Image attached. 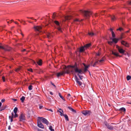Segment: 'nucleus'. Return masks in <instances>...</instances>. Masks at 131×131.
I'll return each mask as SVG.
<instances>
[{"instance_id": "f257e3e1", "label": "nucleus", "mask_w": 131, "mask_h": 131, "mask_svg": "<svg viewBox=\"0 0 131 131\" xmlns=\"http://www.w3.org/2000/svg\"><path fill=\"white\" fill-rule=\"evenodd\" d=\"M78 65L76 62H75L73 66H71V67L74 68V71L75 72L78 73L80 74L84 73L87 70V69L84 68L83 71H82L80 69L78 68Z\"/></svg>"}, {"instance_id": "ddd939ff", "label": "nucleus", "mask_w": 131, "mask_h": 131, "mask_svg": "<svg viewBox=\"0 0 131 131\" xmlns=\"http://www.w3.org/2000/svg\"><path fill=\"white\" fill-rule=\"evenodd\" d=\"M64 74H65V72L64 71L60 72L57 73V76L59 77L61 75H63Z\"/></svg>"}, {"instance_id": "0e129e2a", "label": "nucleus", "mask_w": 131, "mask_h": 131, "mask_svg": "<svg viewBox=\"0 0 131 131\" xmlns=\"http://www.w3.org/2000/svg\"><path fill=\"white\" fill-rule=\"evenodd\" d=\"M61 98V99H62L63 100H64V101H65V99H64V97H62V98Z\"/></svg>"}, {"instance_id": "b1692460", "label": "nucleus", "mask_w": 131, "mask_h": 131, "mask_svg": "<svg viewBox=\"0 0 131 131\" xmlns=\"http://www.w3.org/2000/svg\"><path fill=\"white\" fill-rule=\"evenodd\" d=\"M119 111L125 112L126 111V109L125 108L123 107L119 109Z\"/></svg>"}, {"instance_id": "1a4fd4ad", "label": "nucleus", "mask_w": 131, "mask_h": 131, "mask_svg": "<svg viewBox=\"0 0 131 131\" xmlns=\"http://www.w3.org/2000/svg\"><path fill=\"white\" fill-rule=\"evenodd\" d=\"M116 48L118 50L119 52L121 53H123L125 51L122 48H120L119 46H116Z\"/></svg>"}, {"instance_id": "2f4dec72", "label": "nucleus", "mask_w": 131, "mask_h": 131, "mask_svg": "<svg viewBox=\"0 0 131 131\" xmlns=\"http://www.w3.org/2000/svg\"><path fill=\"white\" fill-rule=\"evenodd\" d=\"M131 79V77L130 76H129V75H128L127 76V79L128 81L130 80Z\"/></svg>"}, {"instance_id": "4468645a", "label": "nucleus", "mask_w": 131, "mask_h": 131, "mask_svg": "<svg viewBox=\"0 0 131 131\" xmlns=\"http://www.w3.org/2000/svg\"><path fill=\"white\" fill-rule=\"evenodd\" d=\"M47 38L49 39H50L53 37V35L52 34H51L49 33H48L47 35Z\"/></svg>"}, {"instance_id": "7ed1b4c3", "label": "nucleus", "mask_w": 131, "mask_h": 131, "mask_svg": "<svg viewBox=\"0 0 131 131\" xmlns=\"http://www.w3.org/2000/svg\"><path fill=\"white\" fill-rule=\"evenodd\" d=\"M71 66H68L67 68H66V67L65 68H64V69H66V70H65V71H64L65 72V73H70L71 72H73V71L72 70H71V69H70V68H72L71 67Z\"/></svg>"}, {"instance_id": "4c0bfd02", "label": "nucleus", "mask_w": 131, "mask_h": 131, "mask_svg": "<svg viewBox=\"0 0 131 131\" xmlns=\"http://www.w3.org/2000/svg\"><path fill=\"white\" fill-rule=\"evenodd\" d=\"M110 45H112L113 43V41H108L107 42Z\"/></svg>"}, {"instance_id": "cd10ccee", "label": "nucleus", "mask_w": 131, "mask_h": 131, "mask_svg": "<svg viewBox=\"0 0 131 131\" xmlns=\"http://www.w3.org/2000/svg\"><path fill=\"white\" fill-rule=\"evenodd\" d=\"M89 35L91 36H93L95 35V34L93 32H89L88 33Z\"/></svg>"}, {"instance_id": "423d86ee", "label": "nucleus", "mask_w": 131, "mask_h": 131, "mask_svg": "<svg viewBox=\"0 0 131 131\" xmlns=\"http://www.w3.org/2000/svg\"><path fill=\"white\" fill-rule=\"evenodd\" d=\"M34 28L36 31H38L40 32L42 27L40 26H34Z\"/></svg>"}, {"instance_id": "c9c22d12", "label": "nucleus", "mask_w": 131, "mask_h": 131, "mask_svg": "<svg viewBox=\"0 0 131 131\" xmlns=\"http://www.w3.org/2000/svg\"><path fill=\"white\" fill-rule=\"evenodd\" d=\"M32 86L30 85L28 87V89L29 90H31L32 89Z\"/></svg>"}, {"instance_id": "4be33fe9", "label": "nucleus", "mask_w": 131, "mask_h": 131, "mask_svg": "<svg viewBox=\"0 0 131 131\" xmlns=\"http://www.w3.org/2000/svg\"><path fill=\"white\" fill-rule=\"evenodd\" d=\"M111 17L112 21H114L116 19V18L114 15L111 16Z\"/></svg>"}, {"instance_id": "052dcab7", "label": "nucleus", "mask_w": 131, "mask_h": 131, "mask_svg": "<svg viewBox=\"0 0 131 131\" xmlns=\"http://www.w3.org/2000/svg\"><path fill=\"white\" fill-rule=\"evenodd\" d=\"M75 21H79V20L78 19H75Z\"/></svg>"}, {"instance_id": "58836bf2", "label": "nucleus", "mask_w": 131, "mask_h": 131, "mask_svg": "<svg viewBox=\"0 0 131 131\" xmlns=\"http://www.w3.org/2000/svg\"><path fill=\"white\" fill-rule=\"evenodd\" d=\"M123 30V29L121 27L119 28L118 29H117V30H119L120 31H121Z\"/></svg>"}, {"instance_id": "3c124183", "label": "nucleus", "mask_w": 131, "mask_h": 131, "mask_svg": "<svg viewBox=\"0 0 131 131\" xmlns=\"http://www.w3.org/2000/svg\"><path fill=\"white\" fill-rule=\"evenodd\" d=\"M5 101V99H2L1 100V102L3 103Z\"/></svg>"}, {"instance_id": "ea45409f", "label": "nucleus", "mask_w": 131, "mask_h": 131, "mask_svg": "<svg viewBox=\"0 0 131 131\" xmlns=\"http://www.w3.org/2000/svg\"><path fill=\"white\" fill-rule=\"evenodd\" d=\"M58 112L60 113V115L61 116H63V115L64 114H63L62 113V111H59V110H58Z\"/></svg>"}, {"instance_id": "de8ad7c7", "label": "nucleus", "mask_w": 131, "mask_h": 131, "mask_svg": "<svg viewBox=\"0 0 131 131\" xmlns=\"http://www.w3.org/2000/svg\"><path fill=\"white\" fill-rule=\"evenodd\" d=\"M2 79L3 80V82H5V78L4 77H2Z\"/></svg>"}, {"instance_id": "a18cd8bd", "label": "nucleus", "mask_w": 131, "mask_h": 131, "mask_svg": "<svg viewBox=\"0 0 131 131\" xmlns=\"http://www.w3.org/2000/svg\"><path fill=\"white\" fill-rule=\"evenodd\" d=\"M58 94H59V95L60 96V97L61 98H62V97L63 96H62V95H61V94L60 93H58Z\"/></svg>"}, {"instance_id": "f03ea898", "label": "nucleus", "mask_w": 131, "mask_h": 131, "mask_svg": "<svg viewBox=\"0 0 131 131\" xmlns=\"http://www.w3.org/2000/svg\"><path fill=\"white\" fill-rule=\"evenodd\" d=\"M80 12V13L82 14L84 16L87 18H88L90 15L92 14L91 12L88 11L81 10Z\"/></svg>"}, {"instance_id": "6ab92c4d", "label": "nucleus", "mask_w": 131, "mask_h": 131, "mask_svg": "<svg viewBox=\"0 0 131 131\" xmlns=\"http://www.w3.org/2000/svg\"><path fill=\"white\" fill-rule=\"evenodd\" d=\"M91 44L90 43L86 44L84 46L85 49H86L88 48L89 47H90L91 46Z\"/></svg>"}, {"instance_id": "4d7b16f0", "label": "nucleus", "mask_w": 131, "mask_h": 131, "mask_svg": "<svg viewBox=\"0 0 131 131\" xmlns=\"http://www.w3.org/2000/svg\"><path fill=\"white\" fill-rule=\"evenodd\" d=\"M8 129L9 130H10L11 129V127H10V126H9L8 127Z\"/></svg>"}, {"instance_id": "dca6fc26", "label": "nucleus", "mask_w": 131, "mask_h": 131, "mask_svg": "<svg viewBox=\"0 0 131 131\" xmlns=\"http://www.w3.org/2000/svg\"><path fill=\"white\" fill-rule=\"evenodd\" d=\"M72 17L70 16H67L64 17L65 19L66 20H70L71 19Z\"/></svg>"}, {"instance_id": "c03bdc74", "label": "nucleus", "mask_w": 131, "mask_h": 131, "mask_svg": "<svg viewBox=\"0 0 131 131\" xmlns=\"http://www.w3.org/2000/svg\"><path fill=\"white\" fill-rule=\"evenodd\" d=\"M56 15L54 13H53V16H52V18H53L54 19Z\"/></svg>"}, {"instance_id": "603ef678", "label": "nucleus", "mask_w": 131, "mask_h": 131, "mask_svg": "<svg viewBox=\"0 0 131 131\" xmlns=\"http://www.w3.org/2000/svg\"><path fill=\"white\" fill-rule=\"evenodd\" d=\"M43 107V106H39V108L40 109H41Z\"/></svg>"}, {"instance_id": "e433bc0d", "label": "nucleus", "mask_w": 131, "mask_h": 131, "mask_svg": "<svg viewBox=\"0 0 131 131\" xmlns=\"http://www.w3.org/2000/svg\"><path fill=\"white\" fill-rule=\"evenodd\" d=\"M78 75L79 76L80 80H82L83 78V76H80L79 74H78Z\"/></svg>"}, {"instance_id": "412c9836", "label": "nucleus", "mask_w": 131, "mask_h": 131, "mask_svg": "<svg viewBox=\"0 0 131 131\" xmlns=\"http://www.w3.org/2000/svg\"><path fill=\"white\" fill-rule=\"evenodd\" d=\"M37 63L39 66H41L42 65V60H40L37 62Z\"/></svg>"}, {"instance_id": "c756f323", "label": "nucleus", "mask_w": 131, "mask_h": 131, "mask_svg": "<svg viewBox=\"0 0 131 131\" xmlns=\"http://www.w3.org/2000/svg\"><path fill=\"white\" fill-rule=\"evenodd\" d=\"M52 126L50 125L49 127V129L51 131H54V130L53 129H52Z\"/></svg>"}, {"instance_id": "69168bd1", "label": "nucleus", "mask_w": 131, "mask_h": 131, "mask_svg": "<svg viewBox=\"0 0 131 131\" xmlns=\"http://www.w3.org/2000/svg\"><path fill=\"white\" fill-rule=\"evenodd\" d=\"M68 98H69V96H71L70 95V94H68Z\"/></svg>"}, {"instance_id": "9d476101", "label": "nucleus", "mask_w": 131, "mask_h": 131, "mask_svg": "<svg viewBox=\"0 0 131 131\" xmlns=\"http://www.w3.org/2000/svg\"><path fill=\"white\" fill-rule=\"evenodd\" d=\"M74 77L75 80L77 83L80 85H81L82 84V83L81 82L79 81V79H78L77 76L75 75Z\"/></svg>"}, {"instance_id": "0eeeda50", "label": "nucleus", "mask_w": 131, "mask_h": 131, "mask_svg": "<svg viewBox=\"0 0 131 131\" xmlns=\"http://www.w3.org/2000/svg\"><path fill=\"white\" fill-rule=\"evenodd\" d=\"M41 118L40 120L41 121V122L45 123V124L47 125H48V124L49 123V122L47 120L46 118H43V117H41L40 118Z\"/></svg>"}, {"instance_id": "f3484780", "label": "nucleus", "mask_w": 131, "mask_h": 131, "mask_svg": "<svg viewBox=\"0 0 131 131\" xmlns=\"http://www.w3.org/2000/svg\"><path fill=\"white\" fill-rule=\"evenodd\" d=\"M85 48L84 46L81 47L79 51L80 52H82L84 51L85 50Z\"/></svg>"}, {"instance_id": "8fccbe9b", "label": "nucleus", "mask_w": 131, "mask_h": 131, "mask_svg": "<svg viewBox=\"0 0 131 131\" xmlns=\"http://www.w3.org/2000/svg\"><path fill=\"white\" fill-rule=\"evenodd\" d=\"M20 68H18L17 69H16L15 70L16 71H18L19 70H20Z\"/></svg>"}, {"instance_id": "f704fd0d", "label": "nucleus", "mask_w": 131, "mask_h": 131, "mask_svg": "<svg viewBox=\"0 0 131 131\" xmlns=\"http://www.w3.org/2000/svg\"><path fill=\"white\" fill-rule=\"evenodd\" d=\"M54 23L56 24L58 26H59V22L57 21H55Z\"/></svg>"}, {"instance_id": "5fc2aeb1", "label": "nucleus", "mask_w": 131, "mask_h": 131, "mask_svg": "<svg viewBox=\"0 0 131 131\" xmlns=\"http://www.w3.org/2000/svg\"><path fill=\"white\" fill-rule=\"evenodd\" d=\"M13 121V118H10V122H12Z\"/></svg>"}, {"instance_id": "aec40b11", "label": "nucleus", "mask_w": 131, "mask_h": 131, "mask_svg": "<svg viewBox=\"0 0 131 131\" xmlns=\"http://www.w3.org/2000/svg\"><path fill=\"white\" fill-rule=\"evenodd\" d=\"M112 54L116 56H119L118 53L113 51H112Z\"/></svg>"}, {"instance_id": "7c9ffc66", "label": "nucleus", "mask_w": 131, "mask_h": 131, "mask_svg": "<svg viewBox=\"0 0 131 131\" xmlns=\"http://www.w3.org/2000/svg\"><path fill=\"white\" fill-rule=\"evenodd\" d=\"M17 108L16 107H15L13 111L14 113H17Z\"/></svg>"}, {"instance_id": "f8f14e48", "label": "nucleus", "mask_w": 131, "mask_h": 131, "mask_svg": "<svg viewBox=\"0 0 131 131\" xmlns=\"http://www.w3.org/2000/svg\"><path fill=\"white\" fill-rule=\"evenodd\" d=\"M121 43L122 44L127 47H129V45L128 43L122 40L121 41Z\"/></svg>"}, {"instance_id": "a19ab883", "label": "nucleus", "mask_w": 131, "mask_h": 131, "mask_svg": "<svg viewBox=\"0 0 131 131\" xmlns=\"http://www.w3.org/2000/svg\"><path fill=\"white\" fill-rule=\"evenodd\" d=\"M2 49L5 50V48L3 47L2 46H0V49Z\"/></svg>"}, {"instance_id": "13d9d810", "label": "nucleus", "mask_w": 131, "mask_h": 131, "mask_svg": "<svg viewBox=\"0 0 131 131\" xmlns=\"http://www.w3.org/2000/svg\"><path fill=\"white\" fill-rule=\"evenodd\" d=\"M123 38L122 36V35L121 36V37L119 38V39H122Z\"/></svg>"}, {"instance_id": "864d4df0", "label": "nucleus", "mask_w": 131, "mask_h": 131, "mask_svg": "<svg viewBox=\"0 0 131 131\" xmlns=\"http://www.w3.org/2000/svg\"><path fill=\"white\" fill-rule=\"evenodd\" d=\"M51 84L52 85H53L55 87H56V86H55V85H54L53 83L52 82H51Z\"/></svg>"}, {"instance_id": "a211bd4d", "label": "nucleus", "mask_w": 131, "mask_h": 131, "mask_svg": "<svg viewBox=\"0 0 131 131\" xmlns=\"http://www.w3.org/2000/svg\"><path fill=\"white\" fill-rule=\"evenodd\" d=\"M111 39H112V40L113 42H114L115 43H116L117 42L118 40H119V39H118L116 38L112 39V38H111Z\"/></svg>"}, {"instance_id": "680f3d73", "label": "nucleus", "mask_w": 131, "mask_h": 131, "mask_svg": "<svg viewBox=\"0 0 131 131\" xmlns=\"http://www.w3.org/2000/svg\"><path fill=\"white\" fill-rule=\"evenodd\" d=\"M106 11L104 10L103 11H102V12L101 13V14L102 15H103V14H102V12H103L104 13Z\"/></svg>"}, {"instance_id": "393cba45", "label": "nucleus", "mask_w": 131, "mask_h": 131, "mask_svg": "<svg viewBox=\"0 0 131 131\" xmlns=\"http://www.w3.org/2000/svg\"><path fill=\"white\" fill-rule=\"evenodd\" d=\"M99 62L98 60H97V61H96L94 63V64L93 65V66L94 67L96 65L99 64Z\"/></svg>"}, {"instance_id": "9b49d317", "label": "nucleus", "mask_w": 131, "mask_h": 131, "mask_svg": "<svg viewBox=\"0 0 131 131\" xmlns=\"http://www.w3.org/2000/svg\"><path fill=\"white\" fill-rule=\"evenodd\" d=\"M37 125L39 127L42 129L44 128V126L41 123L40 121L38 122L37 123Z\"/></svg>"}, {"instance_id": "c85d7f7f", "label": "nucleus", "mask_w": 131, "mask_h": 131, "mask_svg": "<svg viewBox=\"0 0 131 131\" xmlns=\"http://www.w3.org/2000/svg\"><path fill=\"white\" fill-rule=\"evenodd\" d=\"M104 57L102 58L100 60H98L99 62H102L103 61H104Z\"/></svg>"}, {"instance_id": "774afa93", "label": "nucleus", "mask_w": 131, "mask_h": 131, "mask_svg": "<svg viewBox=\"0 0 131 131\" xmlns=\"http://www.w3.org/2000/svg\"><path fill=\"white\" fill-rule=\"evenodd\" d=\"M26 50V49H24L22 51V52H24V51H25Z\"/></svg>"}, {"instance_id": "72a5a7b5", "label": "nucleus", "mask_w": 131, "mask_h": 131, "mask_svg": "<svg viewBox=\"0 0 131 131\" xmlns=\"http://www.w3.org/2000/svg\"><path fill=\"white\" fill-rule=\"evenodd\" d=\"M84 66L85 67V68L87 69L88 68L89 66H86L85 64H83Z\"/></svg>"}, {"instance_id": "20e7f679", "label": "nucleus", "mask_w": 131, "mask_h": 131, "mask_svg": "<svg viewBox=\"0 0 131 131\" xmlns=\"http://www.w3.org/2000/svg\"><path fill=\"white\" fill-rule=\"evenodd\" d=\"M19 121L24 122L25 120V117L24 115L21 113L19 116Z\"/></svg>"}, {"instance_id": "37998d69", "label": "nucleus", "mask_w": 131, "mask_h": 131, "mask_svg": "<svg viewBox=\"0 0 131 131\" xmlns=\"http://www.w3.org/2000/svg\"><path fill=\"white\" fill-rule=\"evenodd\" d=\"M14 114L13 112H12V118H15L14 117Z\"/></svg>"}, {"instance_id": "bb28decb", "label": "nucleus", "mask_w": 131, "mask_h": 131, "mask_svg": "<svg viewBox=\"0 0 131 131\" xmlns=\"http://www.w3.org/2000/svg\"><path fill=\"white\" fill-rule=\"evenodd\" d=\"M25 97L24 96H22V97L20 98V100L22 103L24 102V101L25 99Z\"/></svg>"}, {"instance_id": "e2e57ef3", "label": "nucleus", "mask_w": 131, "mask_h": 131, "mask_svg": "<svg viewBox=\"0 0 131 131\" xmlns=\"http://www.w3.org/2000/svg\"><path fill=\"white\" fill-rule=\"evenodd\" d=\"M7 106H6V107H3L2 108V109H4V110L6 108V107Z\"/></svg>"}, {"instance_id": "bf43d9fd", "label": "nucleus", "mask_w": 131, "mask_h": 131, "mask_svg": "<svg viewBox=\"0 0 131 131\" xmlns=\"http://www.w3.org/2000/svg\"><path fill=\"white\" fill-rule=\"evenodd\" d=\"M58 30H60H60H61V28H60V27H58Z\"/></svg>"}, {"instance_id": "79ce46f5", "label": "nucleus", "mask_w": 131, "mask_h": 131, "mask_svg": "<svg viewBox=\"0 0 131 131\" xmlns=\"http://www.w3.org/2000/svg\"><path fill=\"white\" fill-rule=\"evenodd\" d=\"M18 116V115L16 114V113H15V115H14V118H15L17 117Z\"/></svg>"}, {"instance_id": "09e8293b", "label": "nucleus", "mask_w": 131, "mask_h": 131, "mask_svg": "<svg viewBox=\"0 0 131 131\" xmlns=\"http://www.w3.org/2000/svg\"><path fill=\"white\" fill-rule=\"evenodd\" d=\"M28 70L30 72H32V69H30Z\"/></svg>"}, {"instance_id": "6e6552de", "label": "nucleus", "mask_w": 131, "mask_h": 131, "mask_svg": "<svg viewBox=\"0 0 131 131\" xmlns=\"http://www.w3.org/2000/svg\"><path fill=\"white\" fill-rule=\"evenodd\" d=\"M82 113L84 115H89L91 113V112L90 111L85 110L83 111Z\"/></svg>"}, {"instance_id": "473e14b6", "label": "nucleus", "mask_w": 131, "mask_h": 131, "mask_svg": "<svg viewBox=\"0 0 131 131\" xmlns=\"http://www.w3.org/2000/svg\"><path fill=\"white\" fill-rule=\"evenodd\" d=\"M112 37L113 38L115 37V35L114 32L113 31H112Z\"/></svg>"}, {"instance_id": "5701e85b", "label": "nucleus", "mask_w": 131, "mask_h": 131, "mask_svg": "<svg viewBox=\"0 0 131 131\" xmlns=\"http://www.w3.org/2000/svg\"><path fill=\"white\" fill-rule=\"evenodd\" d=\"M11 48L9 47H7V48H5V51H9L11 50Z\"/></svg>"}, {"instance_id": "39448f33", "label": "nucleus", "mask_w": 131, "mask_h": 131, "mask_svg": "<svg viewBox=\"0 0 131 131\" xmlns=\"http://www.w3.org/2000/svg\"><path fill=\"white\" fill-rule=\"evenodd\" d=\"M104 123L108 129L111 130L113 129V127L111 124H109L106 122H104Z\"/></svg>"}, {"instance_id": "2eb2a0df", "label": "nucleus", "mask_w": 131, "mask_h": 131, "mask_svg": "<svg viewBox=\"0 0 131 131\" xmlns=\"http://www.w3.org/2000/svg\"><path fill=\"white\" fill-rule=\"evenodd\" d=\"M69 109L70 111H72V112L73 113H76V111L75 110H74L70 106H68L67 107Z\"/></svg>"}, {"instance_id": "49530a36", "label": "nucleus", "mask_w": 131, "mask_h": 131, "mask_svg": "<svg viewBox=\"0 0 131 131\" xmlns=\"http://www.w3.org/2000/svg\"><path fill=\"white\" fill-rule=\"evenodd\" d=\"M128 4L129 5H131V1L128 2Z\"/></svg>"}, {"instance_id": "6e6d98bb", "label": "nucleus", "mask_w": 131, "mask_h": 131, "mask_svg": "<svg viewBox=\"0 0 131 131\" xmlns=\"http://www.w3.org/2000/svg\"><path fill=\"white\" fill-rule=\"evenodd\" d=\"M50 94H51V95H53V93L51 92H50Z\"/></svg>"}, {"instance_id": "338daca9", "label": "nucleus", "mask_w": 131, "mask_h": 131, "mask_svg": "<svg viewBox=\"0 0 131 131\" xmlns=\"http://www.w3.org/2000/svg\"><path fill=\"white\" fill-rule=\"evenodd\" d=\"M49 111H51V112H53V111L51 109H50L48 110Z\"/></svg>"}, {"instance_id": "a878e982", "label": "nucleus", "mask_w": 131, "mask_h": 131, "mask_svg": "<svg viewBox=\"0 0 131 131\" xmlns=\"http://www.w3.org/2000/svg\"><path fill=\"white\" fill-rule=\"evenodd\" d=\"M63 116H64L65 117L66 119L68 121H69V118H68V116L66 114H65V115L64 114Z\"/></svg>"}]
</instances>
